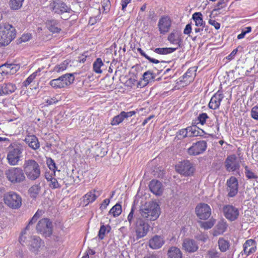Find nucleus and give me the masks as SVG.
Here are the masks:
<instances>
[{
	"mask_svg": "<svg viewBox=\"0 0 258 258\" xmlns=\"http://www.w3.org/2000/svg\"><path fill=\"white\" fill-rule=\"evenodd\" d=\"M40 72V70L37 71L35 72H34L32 74H31L23 83V86L27 88L29 85H30L33 81L34 80V79L36 78V77L37 75V74L38 72Z\"/></svg>",
	"mask_w": 258,
	"mask_h": 258,
	"instance_id": "obj_43",
	"label": "nucleus"
},
{
	"mask_svg": "<svg viewBox=\"0 0 258 258\" xmlns=\"http://www.w3.org/2000/svg\"><path fill=\"white\" fill-rule=\"evenodd\" d=\"M168 40L173 44H178V46H180L181 39L177 34L174 33H171L169 35Z\"/></svg>",
	"mask_w": 258,
	"mask_h": 258,
	"instance_id": "obj_38",
	"label": "nucleus"
},
{
	"mask_svg": "<svg viewBox=\"0 0 258 258\" xmlns=\"http://www.w3.org/2000/svg\"><path fill=\"white\" fill-rule=\"evenodd\" d=\"M41 239L37 236H33L30 238L29 245L30 250L33 252H37L41 246Z\"/></svg>",
	"mask_w": 258,
	"mask_h": 258,
	"instance_id": "obj_27",
	"label": "nucleus"
},
{
	"mask_svg": "<svg viewBox=\"0 0 258 258\" xmlns=\"http://www.w3.org/2000/svg\"><path fill=\"white\" fill-rule=\"evenodd\" d=\"M229 0H220L217 4L218 9H220L226 7L228 2Z\"/></svg>",
	"mask_w": 258,
	"mask_h": 258,
	"instance_id": "obj_58",
	"label": "nucleus"
},
{
	"mask_svg": "<svg viewBox=\"0 0 258 258\" xmlns=\"http://www.w3.org/2000/svg\"><path fill=\"white\" fill-rule=\"evenodd\" d=\"M168 258H182V253L179 248L172 246L168 251Z\"/></svg>",
	"mask_w": 258,
	"mask_h": 258,
	"instance_id": "obj_32",
	"label": "nucleus"
},
{
	"mask_svg": "<svg viewBox=\"0 0 258 258\" xmlns=\"http://www.w3.org/2000/svg\"><path fill=\"white\" fill-rule=\"evenodd\" d=\"M182 246L183 249L189 253L195 252L199 248L197 242L189 238H186L183 241Z\"/></svg>",
	"mask_w": 258,
	"mask_h": 258,
	"instance_id": "obj_19",
	"label": "nucleus"
},
{
	"mask_svg": "<svg viewBox=\"0 0 258 258\" xmlns=\"http://www.w3.org/2000/svg\"><path fill=\"white\" fill-rule=\"evenodd\" d=\"M134 210L133 208H132L131 211L127 216V220L130 223V226H132V223L135 224V222L134 221Z\"/></svg>",
	"mask_w": 258,
	"mask_h": 258,
	"instance_id": "obj_55",
	"label": "nucleus"
},
{
	"mask_svg": "<svg viewBox=\"0 0 258 258\" xmlns=\"http://www.w3.org/2000/svg\"><path fill=\"white\" fill-rule=\"evenodd\" d=\"M218 245L220 251L224 252L229 249L230 243L228 240L223 237H220L218 240Z\"/></svg>",
	"mask_w": 258,
	"mask_h": 258,
	"instance_id": "obj_33",
	"label": "nucleus"
},
{
	"mask_svg": "<svg viewBox=\"0 0 258 258\" xmlns=\"http://www.w3.org/2000/svg\"><path fill=\"white\" fill-rule=\"evenodd\" d=\"M68 64V62H67L66 61H64L63 62L60 63L59 64L55 66L53 70L55 72L60 73L66 70Z\"/></svg>",
	"mask_w": 258,
	"mask_h": 258,
	"instance_id": "obj_47",
	"label": "nucleus"
},
{
	"mask_svg": "<svg viewBox=\"0 0 258 258\" xmlns=\"http://www.w3.org/2000/svg\"><path fill=\"white\" fill-rule=\"evenodd\" d=\"M19 69V67L16 64L5 63L0 66V73L2 75L13 74Z\"/></svg>",
	"mask_w": 258,
	"mask_h": 258,
	"instance_id": "obj_20",
	"label": "nucleus"
},
{
	"mask_svg": "<svg viewBox=\"0 0 258 258\" xmlns=\"http://www.w3.org/2000/svg\"><path fill=\"white\" fill-rule=\"evenodd\" d=\"M196 213L200 219H208L211 215V209L207 204L200 203L196 208Z\"/></svg>",
	"mask_w": 258,
	"mask_h": 258,
	"instance_id": "obj_14",
	"label": "nucleus"
},
{
	"mask_svg": "<svg viewBox=\"0 0 258 258\" xmlns=\"http://www.w3.org/2000/svg\"><path fill=\"white\" fill-rule=\"evenodd\" d=\"M222 211L224 217L231 222L237 220L239 215L238 209L232 205H224Z\"/></svg>",
	"mask_w": 258,
	"mask_h": 258,
	"instance_id": "obj_12",
	"label": "nucleus"
},
{
	"mask_svg": "<svg viewBox=\"0 0 258 258\" xmlns=\"http://www.w3.org/2000/svg\"><path fill=\"white\" fill-rule=\"evenodd\" d=\"M244 168L245 169V176L247 178L256 179L257 178V176L249 169L247 166H244Z\"/></svg>",
	"mask_w": 258,
	"mask_h": 258,
	"instance_id": "obj_48",
	"label": "nucleus"
},
{
	"mask_svg": "<svg viewBox=\"0 0 258 258\" xmlns=\"http://www.w3.org/2000/svg\"><path fill=\"white\" fill-rule=\"evenodd\" d=\"M149 188L152 192L157 196H160L163 191V187L162 183L157 180H152L149 185Z\"/></svg>",
	"mask_w": 258,
	"mask_h": 258,
	"instance_id": "obj_21",
	"label": "nucleus"
},
{
	"mask_svg": "<svg viewBox=\"0 0 258 258\" xmlns=\"http://www.w3.org/2000/svg\"><path fill=\"white\" fill-rule=\"evenodd\" d=\"M171 26V20L169 17L164 16L161 17L158 22V27L161 34L168 32Z\"/></svg>",
	"mask_w": 258,
	"mask_h": 258,
	"instance_id": "obj_17",
	"label": "nucleus"
},
{
	"mask_svg": "<svg viewBox=\"0 0 258 258\" xmlns=\"http://www.w3.org/2000/svg\"><path fill=\"white\" fill-rule=\"evenodd\" d=\"M22 168L25 176L30 180H36L41 175L40 165L34 159H25Z\"/></svg>",
	"mask_w": 258,
	"mask_h": 258,
	"instance_id": "obj_1",
	"label": "nucleus"
},
{
	"mask_svg": "<svg viewBox=\"0 0 258 258\" xmlns=\"http://www.w3.org/2000/svg\"><path fill=\"white\" fill-rule=\"evenodd\" d=\"M207 147V142L205 141H200L194 143L187 149V153L190 155L196 156L202 154Z\"/></svg>",
	"mask_w": 258,
	"mask_h": 258,
	"instance_id": "obj_15",
	"label": "nucleus"
},
{
	"mask_svg": "<svg viewBox=\"0 0 258 258\" xmlns=\"http://www.w3.org/2000/svg\"><path fill=\"white\" fill-rule=\"evenodd\" d=\"M41 186L39 184H34L29 188V191L32 197H36L39 194Z\"/></svg>",
	"mask_w": 258,
	"mask_h": 258,
	"instance_id": "obj_42",
	"label": "nucleus"
},
{
	"mask_svg": "<svg viewBox=\"0 0 258 258\" xmlns=\"http://www.w3.org/2000/svg\"><path fill=\"white\" fill-rule=\"evenodd\" d=\"M123 116H124V118H127L128 117H131L133 115H134L136 112L135 111H131L129 112H125V111H121Z\"/></svg>",
	"mask_w": 258,
	"mask_h": 258,
	"instance_id": "obj_63",
	"label": "nucleus"
},
{
	"mask_svg": "<svg viewBox=\"0 0 258 258\" xmlns=\"http://www.w3.org/2000/svg\"><path fill=\"white\" fill-rule=\"evenodd\" d=\"M24 0H10L9 6L13 10H18L21 8Z\"/></svg>",
	"mask_w": 258,
	"mask_h": 258,
	"instance_id": "obj_37",
	"label": "nucleus"
},
{
	"mask_svg": "<svg viewBox=\"0 0 258 258\" xmlns=\"http://www.w3.org/2000/svg\"><path fill=\"white\" fill-rule=\"evenodd\" d=\"M209 23L210 24L213 26L216 30H218L220 27V24L214 20H209Z\"/></svg>",
	"mask_w": 258,
	"mask_h": 258,
	"instance_id": "obj_60",
	"label": "nucleus"
},
{
	"mask_svg": "<svg viewBox=\"0 0 258 258\" xmlns=\"http://www.w3.org/2000/svg\"><path fill=\"white\" fill-rule=\"evenodd\" d=\"M217 228L218 230L217 233L218 234H223L227 228V226L224 223H220L217 225Z\"/></svg>",
	"mask_w": 258,
	"mask_h": 258,
	"instance_id": "obj_51",
	"label": "nucleus"
},
{
	"mask_svg": "<svg viewBox=\"0 0 258 258\" xmlns=\"http://www.w3.org/2000/svg\"><path fill=\"white\" fill-rule=\"evenodd\" d=\"M226 185L227 186L228 197H234L238 192V182L237 178L234 176H231L227 180Z\"/></svg>",
	"mask_w": 258,
	"mask_h": 258,
	"instance_id": "obj_16",
	"label": "nucleus"
},
{
	"mask_svg": "<svg viewBox=\"0 0 258 258\" xmlns=\"http://www.w3.org/2000/svg\"><path fill=\"white\" fill-rule=\"evenodd\" d=\"M44 212L42 210H38L36 213L34 214L33 217L32 218L31 220L29 221L28 225L26 226L24 231L22 232L21 235L19 238V241L20 243L25 241V237H24V235L26 233V230L28 229V228L30 225L35 223L38 218L40 217L43 214Z\"/></svg>",
	"mask_w": 258,
	"mask_h": 258,
	"instance_id": "obj_25",
	"label": "nucleus"
},
{
	"mask_svg": "<svg viewBox=\"0 0 258 258\" xmlns=\"http://www.w3.org/2000/svg\"><path fill=\"white\" fill-rule=\"evenodd\" d=\"M143 80L145 84H148L150 82L154 80L155 79L154 74L151 71H147L144 73L143 75Z\"/></svg>",
	"mask_w": 258,
	"mask_h": 258,
	"instance_id": "obj_41",
	"label": "nucleus"
},
{
	"mask_svg": "<svg viewBox=\"0 0 258 258\" xmlns=\"http://www.w3.org/2000/svg\"><path fill=\"white\" fill-rule=\"evenodd\" d=\"M175 167L178 173L185 176L191 175L195 170L193 164L188 160H184L179 162Z\"/></svg>",
	"mask_w": 258,
	"mask_h": 258,
	"instance_id": "obj_11",
	"label": "nucleus"
},
{
	"mask_svg": "<svg viewBox=\"0 0 258 258\" xmlns=\"http://www.w3.org/2000/svg\"><path fill=\"white\" fill-rule=\"evenodd\" d=\"M47 164L50 170L54 171L56 169L55 163L52 159L50 158L47 161Z\"/></svg>",
	"mask_w": 258,
	"mask_h": 258,
	"instance_id": "obj_57",
	"label": "nucleus"
},
{
	"mask_svg": "<svg viewBox=\"0 0 258 258\" xmlns=\"http://www.w3.org/2000/svg\"><path fill=\"white\" fill-rule=\"evenodd\" d=\"M7 179L13 184L25 182L26 177L23 168L21 167H10L5 172Z\"/></svg>",
	"mask_w": 258,
	"mask_h": 258,
	"instance_id": "obj_5",
	"label": "nucleus"
},
{
	"mask_svg": "<svg viewBox=\"0 0 258 258\" xmlns=\"http://www.w3.org/2000/svg\"><path fill=\"white\" fill-rule=\"evenodd\" d=\"M164 243L163 238L157 235H155L149 240V246L150 248L157 249L160 248Z\"/></svg>",
	"mask_w": 258,
	"mask_h": 258,
	"instance_id": "obj_26",
	"label": "nucleus"
},
{
	"mask_svg": "<svg viewBox=\"0 0 258 258\" xmlns=\"http://www.w3.org/2000/svg\"><path fill=\"white\" fill-rule=\"evenodd\" d=\"M209 118V116H208L207 114L206 113H200L198 116V122H196V121L194 122L195 124H198L200 123L202 125L204 124L206 120Z\"/></svg>",
	"mask_w": 258,
	"mask_h": 258,
	"instance_id": "obj_45",
	"label": "nucleus"
},
{
	"mask_svg": "<svg viewBox=\"0 0 258 258\" xmlns=\"http://www.w3.org/2000/svg\"><path fill=\"white\" fill-rule=\"evenodd\" d=\"M141 218L146 221H154L160 214L159 205L156 202L149 203L145 207L140 210Z\"/></svg>",
	"mask_w": 258,
	"mask_h": 258,
	"instance_id": "obj_3",
	"label": "nucleus"
},
{
	"mask_svg": "<svg viewBox=\"0 0 258 258\" xmlns=\"http://www.w3.org/2000/svg\"><path fill=\"white\" fill-rule=\"evenodd\" d=\"M200 226L205 229H209L214 225V222L212 221H208L206 222H200Z\"/></svg>",
	"mask_w": 258,
	"mask_h": 258,
	"instance_id": "obj_49",
	"label": "nucleus"
},
{
	"mask_svg": "<svg viewBox=\"0 0 258 258\" xmlns=\"http://www.w3.org/2000/svg\"><path fill=\"white\" fill-rule=\"evenodd\" d=\"M122 212V208L120 204L117 203L109 211V214L114 217H118Z\"/></svg>",
	"mask_w": 258,
	"mask_h": 258,
	"instance_id": "obj_36",
	"label": "nucleus"
},
{
	"mask_svg": "<svg viewBox=\"0 0 258 258\" xmlns=\"http://www.w3.org/2000/svg\"><path fill=\"white\" fill-rule=\"evenodd\" d=\"M5 204L13 209L19 208L22 205V198L18 194L10 191L5 195L4 198Z\"/></svg>",
	"mask_w": 258,
	"mask_h": 258,
	"instance_id": "obj_7",
	"label": "nucleus"
},
{
	"mask_svg": "<svg viewBox=\"0 0 258 258\" xmlns=\"http://www.w3.org/2000/svg\"><path fill=\"white\" fill-rule=\"evenodd\" d=\"M124 119V116H123L122 112H121L119 114L114 116L113 118L111 121V124L112 125H118L122 122Z\"/></svg>",
	"mask_w": 258,
	"mask_h": 258,
	"instance_id": "obj_44",
	"label": "nucleus"
},
{
	"mask_svg": "<svg viewBox=\"0 0 258 258\" xmlns=\"http://www.w3.org/2000/svg\"><path fill=\"white\" fill-rule=\"evenodd\" d=\"M136 238L139 239L145 236L149 230L150 225L141 218H136L135 221Z\"/></svg>",
	"mask_w": 258,
	"mask_h": 258,
	"instance_id": "obj_10",
	"label": "nucleus"
},
{
	"mask_svg": "<svg viewBox=\"0 0 258 258\" xmlns=\"http://www.w3.org/2000/svg\"><path fill=\"white\" fill-rule=\"evenodd\" d=\"M178 136H180L181 138H184L186 137H188V134L187 130V127L185 128H183L179 130L177 133Z\"/></svg>",
	"mask_w": 258,
	"mask_h": 258,
	"instance_id": "obj_54",
	"label": "nucleus"
},
{
	"mask_svg": "<svg viewBox=\"0 0 258 258\" xmlns=\"http://www.w3.org/2000/svg\"><path fill=\"white\" fill-rule=\"evenodd\" d=\"M46 27L52 33H59L61 29L59 28V23L55 19H48L46 22Z\"/></svg>",
	"mask_w": 258,
	"mask_h": 258,
	"instance_id": "obj_28",
	"label": "nucleus"
},
{
	"mask_svg": "<svg viewBox=\"0 0 258 258\" xmlns=\"http://www.w3.org/2000/svg\"><path fill=\"white\" fill-rule=\"evenodd\" d=\"M224 165L228 172H234L239 170L240 168L239 162L235 154L227 157L224 162Z\"/></svg>",
	"mask_w": 258,
	"mask_h": 258,
	"instance_id": "obj_13",
	"label": "nucleus"
},
{
	"mask_svg": "<svg viewBox=\"0 0 258 258\" xmlns=\"http://www.w3.org/2000/svg\"><path fill=\"white\" fill-rule=\"evenodd\" d=\"M191 31V25L190 24H188L186 25L183 32L185 34H189L190 33Z\"/></svg>",
	"mask_w": 258,
	"mask_h": 258,
	"instance_id": "obj_64",
	"label": "nucleus"
},
{
	"mask_svg": "<svg viewBox=\"0 0 258 258\" xmlns=\"http://www.w3.org/2000/svg\"><path fill=\"white\" fill-rule=\"evenodd\" d=\"M25 141L29 146L33 150H37L40 147V144L37 138L34 135H28L26 137Z\"/></svg>",
	"mask_w": 258,
	"mask_h": 258,
	"instance_id": "obj_29",
	"label": "nucleus"
},
{
	"mask_svg": "<svg viewBox=\"0 0 258 258\" xmlns=\"http://www.w3.org/2000/svg\"><path fill=\"white\" fill-rule=\"evenodd\" d=\"M99 15L95 17H92L90 18V20L89 21V24H90L91 25H93L95 24L98 21L100 20L101 19L100 18V12H98Z\"/></svg>",
	"mask_w": 258,
	"mask_h": 258,
	"instance_id": "obj_56",
	"label": "nucleus"
},
{
	"mask_svg": "<svg viewBox=\"0 0 258 258\" xmlns=\"http://www.w3.org/2000/svg\"><path fill=\"white\" fill-rule=\"evenodd\" d=\"M106 231V227L104 225H102L99 229L98 236L101 240L103 239L104 237L105 232Z\"/></svg>",
	"mask_w": 258,
	"mask_h": 258,
	"instance_id": "obj_50",
	"label": "nucleus"
},
{
	"mask_svg": "<svg viewBox=\"0 0 258 258\" xmlns=\"http://www.w3.org/2000/svg\"><path fill=\"white\" fill-rule=\"evenodd\" d=\"M75 80L73 74H66L57 79L51 80L49 84L55 89H61L68 87L73 83Z\"/></svg>",
	"mask_w": 258,
	"mask_h": 258,
	"instance_id": "obj_6",
	"label": "nucleus"
},
{
	"mask_svg": "<svg viewBox=\"0 0 258 258\" xmlns=\"http://www.w3.org/2000/svg\"><path fill=\"white\" fill-rule=\"evenodd\" d=\"M224 98V95L220 93L217 92L211 98L209 103V107L212 109H217L219 107L221 102Z\"/></svg>",
	"mask_w": 258,
	"mask_h": 258,
	"instance_id": "obj_22",
	"label": "nucleus"
},
{
	"mask_svg": "<svg viewBox=\"0 0 258 258\" xmlns=\"http://www.w3.org/2000/svg\"><path fill=\"white\" fill-rule=\"evenodd\" d=\"M138 51L141 54V55L144 57H145L147 59H148L150 62L154 63H158L160 62L158 59L152 58L148 56L147 54H146L145 52L141 48H138L137 49ZM161 62H165V61H161Z\"/></svg>",
	"mask_w": 258,
	"mask_h": 258,
	"instance_id": "obj_40",
	"label": "nucleus"
},
{
	"mask_svg": "<svg viewBox=\"0 0 258 258\" xmlns=\"http://www.w3.org/2000/svg\"><path fill=\"white\" fill-rule=\"evenodd\" d=\"M196 69L195 68H189L183 76L181 82H183L186 84H188L193 81L194 77L196 75L195 72Z\"/></svg>",
	"mask_w": 258,
	"mask_h": 258,
	"instance_id": "obj_30",
	"label": "nucleus"
},
{
	"mask_svg": "<svg viewBox=\"0 0 258 258\" xmlns=\"http://www.w3.org/2000/svg\"><path fill=\"white\" fill-rule=\"evenodd\" d=\"M47 180L50 182L49 186L52 189H55L60 188L61 187L59 183L58 182L57 180L53 177H51L50 178H46Z\"/></svg>",
	"mask_w": 258,
	"mask_h": 258,
	"instance_id": "obj_46",
	"label": "nucleus"
},
{
	"mask_svg": "<svg viewBox=\"0 0 258 258\" xmlns=\"http://www.w3.org/2000/svg\"><path fill=\"white\" fill-rule=\"evenodd\" d=\"M22 151V148L19 146H17L10 150L7 156L8 163L11 166L18 165L19 162L21 161Z\"/></svg>",
	"mask_w": 258,
	"mask_h": 258,
	"instance_id": "obj_9",
	"label": "nucleus"
},
{
	"mask_svg": "<svg viewBox=\"0 0 258 258\" xmlns=\"http://www.w3.org/2000/svg\"><path fill=\"white\" fill-rule=\"evenodd\" d=\"M31 38V35L30 34H24L20 38L21 42H27L30 40Z\"/></svg>",
	"mask_w": 258,
	"mask_h": 258,
	"instance_id": "obj_59",
	"label": "nucleus"
},
{
	"mask_svg": "<svg viewBox=\"0 0 258 258\" xmlns=\"http://www.w3.org/2000/svg\"><path fill=\"white\" fill-rule=\"evenodd\" d=\"M208 255L211 258L219 257L220 253L215 249H211L208 251Z\"/></svg>",
	"mask_w": 258,
	"mask_h": 258,
	"instance_id": "obj_53",
	"label": "nucleus"
},
{
	"mask_svg": "<svg viewBox=\"0 0 258 258\" xmlns=\"http://www.w3.org/2000/svg\"><path fill=\"white\" fill-rule=\"evenodd\" d=\"M110 203V200L109 199H105L103 203H102L100 208L102 210L105 209L107 207V206L108 205V204Z\"/></svg>",
	"mask_w": 258,
	"mask_h": 258,
	"instance_id": "obj_61",
	"label": "nucleus"
},
{
	"mask_svg": "<svg viewBox=\"0 0 258 258\" xmlns=\"http://www.w3.org/2000/svg\"><path fill=\"white\" fill-rule=\"evenodd\" d=\"M195 123L192 122V125L187 127V130L188 134V137H203L207 134L204 131L200 129L196 125H194Z\"/></svg>",
	"mask_w": 258,
	"mask_h": 258,
	"instance_id": "obj_24",
	"label": "nucleus"
},
{
	"mask_svg": "<svg viewBox=\"0 0 258 258\" xmlns=\"http://www.w3.org/2000/svg\"><path fill=\"white\" fill-rule=\"evenodd\" d=\"M251 117L255 120H258V106H255L251 109Z\"/></svg>",
	"mask_w": 258,
	"mask_h": 258,
	"instance_id": "obj_52",
	"label": "nucleus"
},
{
	"mask_svg": "<svg viewBox=\"0 0 258 258\" xmlns=\"http://www.w3.org/2000/svg\"><path fill=\"white\" fill-rule=\"evenodd\" d=\"M100 195V191L96 190L87 192L83 196V204L85 206L88 205L89 203L93 202Z\"/></svg>",
	"mask_w": 258,
	"mask_h": 258,
	"instance_id": "obj_23",
	"label": "nucleus"
},
{
	"mask_svg": "<svg viewBox=\"0 0 258 258\" xmlns=\"http://www.w3.org/2000/svg\"><path fill=\"white\" fill-rule=\"evenodd\" d=\"M192 19L195 22L197 27L205 26V22L202 18V15L201 13H195L192 15Z\"/></svg>",
	"mask_w": 258,
	"mask_h": 258,
	"instance_id": "obj_34",
	"label": "nucleus"
},
{
	"mask_svg": "<svg viewBox=\"0 0 258 258\" xmlns=\"http://www.w3.org/2000/svg\"><path fill=\"white\" fill-rule=\"evenodd\" d=\"M256 242L254 240L250 239L247 240L243 244V251L241 252L242 255L248 256L255 252L257 249Z\"/></svg>",
	"mask_w": 258,
	"mask_h": 258,
	"instance_id": "obj_18",
	"label": "nucleus"
},
{
	"mask_svg": "<svg viewBox=\"0 0 258 258\" xmlns=\"http://www.w3.org/2000/svg\"><path fill=\"white\" fill-rule=\"evenodd\" d=\"M103 66V62L100 58H97L93 63V70L98 74L102 73L101 67Z\"/></svg>",
	"mask_w": 258,
	"mask_h": 258,
	"instance_id": "obj_39",
	"label": "nucleus"
},
{
	"mask_svg": "<svg viewBox=\"0 0 258 258\" xmlns=\"http://www.w3.org/2000/svg\"><path fill=\"white\" fill-rule=\"evenodd\" d=\"M1 86L3 90V95L11 94L14 92L17 89L16 85L11 83H5Z\"/></svg>",
	"mask_w": 258,
	"mask_h": 258,
	"instance_id": "obj_31",
	"label": "nucleus"
},
{
	"mask_svg": "<svg viewBox=\"0 0 258 258\" xmlns=\"http://www.w3.org/2000/svg\"><path fill=\"white\" fill-rule=\"evenodd\" d=\"M132 0H121V4L122 7V10L124 11L126 8L127 5L131 3Z\"/></svg>",
	"mask_w": 258,
	"mask_h": 258,
	"instance_id": "obj_62",
	"label": "nucleus"
},
{
	"mask_svg": "<svg viewBox=\"0 0 258 258\" xmlns=\"http://www.w3.org/2000/svg\"><path fill=\"white\" fill-rule=\"evenodd\" d=\"M176 49L177 48L172 47L157 48L154 49V51L159 54H167L175 51Z\"/></svg>",
	"mask_w": 258,
	"mask_h": 258,
	"instance_id": "obj_35",
	"label": "nucleus"
},
{
	"mask_svg": "<svg viewBox=\"0 0 258 258\" xmlns=\"http://www.w3.org/2000/svg\"><path fill=\"white\" fill-rule=\"evenodd\" d=\"M16 36V31L12 25L9 23L0 24V46L8 45Z\"/></svg>",
	"mask_w": 258,
	"mask_h": 258,
	"instance_id": "obj_2",
	"label": "nucleus"
},
{
	"mask_svg": "<svg viewBox=\"0 0 258 258\" xmlns=\"http://www.w3.org/2000/svg\"><path fill=\"white\" fill-rule=\"evenodd\" d=\"M36 230L38 233L43 236L49 237L52 233V223L48 219H42L37 223Z\"/></svg>",
	"mask_w": 258,
	"mask_h": 258,
	"instance_id": "obj_8",
	"label": "nucleus"
},
{
	"mask_svg": "<svg viewBox=\"0 0 258 258\" xmlns=\"http://www.w3.org/2000/svg\"><path fill=\"white\" fill-rule=\"evenodd\" d=\"M49 8L52 12L61 15L63 20H68L71 16L73 11L66 3L60 1H53L50 3Z\"/></svg>",
	"mask_w": 258,
	"mask_h": 258,
	"instance_id": "obj_4",
	"label": "nucleus"
}]
</instances>
